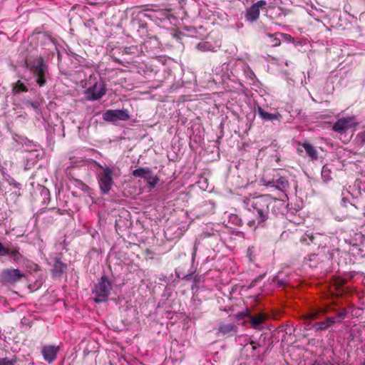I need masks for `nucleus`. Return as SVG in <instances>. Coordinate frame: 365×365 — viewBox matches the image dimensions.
Listing matches in <instances>:
<instances>
[{"label": "nucleus", "mask_w": 365, "mask_h": 365, "mask_svg": "<svg viewBox=\"0 0 365 365\" xmlns=\"http://www.w3.org/2000/svg\"><path fill=\"white\" fill-rule=\"evenodd\" d=\"M333 313L334 317H327L325 320L316 322L313 324V327L316 331H323L334 324L341 322L347 314L346 308L338 307L334 303L324 304L318 307H313L309 309L308 312L303 314L302 318L304 320L305 323L317 320L326 314Z\"/></svg>", "instance_id": "f257e3e1"}, {"label": "nucleus", "mask_w": 365, "mask_h": 365, "mask_svg": "<svg viewBox=\"0 0 365 365\" xmlns=\"http://www.w3.org/2000/svg\"><path fill=\"white\" fill-rule=\"evenodd\" d=\"M243 202L250 212H252L255 218L247 216V224L250 227L263 226L264 222L269 218V205L272 200L269 195H262L245 197Z\"/></svg>", "instance_id": "f03ea898"}, {"label": "nucleus", "mask_w": 365, "mask_h": 365, "mask_svg": "<svg viewBox=\"0 0 365 365\" xmlns=\"http://www.w3.org/2000/svg\"><path fill=\"white\" fill-rule=\"evenodd\" d=\"M112 289V282L106 276H102L93 289L94 301L98 303L107 301Z\"/></svg>", "instance_id": "7ed1b4c3"}, {"label": "nucleus", "mask_w": 365, "mask_h": 365, "mask_svg": "<svg viewBox=\"0 0 365 365\" xmlns=\"http://www.w3.org/2000/svg\"><path fill=\"white\" fill-rule=\"evenodd\" d=\"M97 179L99 187L103 194H107L111 190L114 183L112 175L113 170L108 166H102L98 164Z\"/></svg>", "instance_id": "20e7f679"}, {"label": "nucleus", "mask_w": 365, "mask_h": 365, "mask_svg": "<svg viewBox=\"0 0 365 365\" xmlns=\"http://www.w3.org/2000/svg\"><path fill=\"white\" fill-rule=\"evenodd\" d=\"M30 71L36 78V83L43 87L46 83V74L48 73V65L45 63L42 57L36 59L30 66Z\"/></svg>", "instance_id": "39448f33"}, {"label": "nucleus", "mask_w": 365, "mask_h": 365, "mask_svg": "<svg viewBox=\"0 0 365 365\" xmlns=\"http://www.w3.org/2000/svg\"><path fill=\"white\" fill-rule=\"evenodd\" d=\"M359 125L355 116H348L339 118L333 125L332 130L339 133H344L350 128Z\"/></svg>", "instance_id": "423d86ee"}, {"label": "nucleus", "mask_w": 365, "mask_h": 365, "mask_svg": "<svg viewBox=\"0 0 365 365\" xmlns=\"http://www.w3.org/2000/svg\"><path fill=\"white\" fill-rule=\"evenodd\" d=\"M24 277V274L18 269H6L1 272L0 281L5 284H14Z\"/></svg>", "instance_id": "0eeeda50"}, {"label": "nucleus", "mask_w": 365, "mask_h": 365, "mask_svg": "<svg viewBox=\"0 0 365 365\" xmlns=\"http://www.w3.org/2000/svg\"><path fill=\"white\" fill-rule=\"evenodd\" d=\"M103 119L106 121L128 120L130 115L126 110H108L103 113Z\"/></svg>", "instance_id": "6e6552de"}, {"label": "nucleus", "mask_w": 365, "mask_h": 365, "mask_svg": "<svg viewBox=\"0 0 365 365\" xmlns=\"http://www.w3.org/2000/svg\"><path fill=\"white\" fill-rule=\"evenodd\" d=\"M262 182L266 186L274 187L280 191L285 192L289 188V182L284 177H279L277 179L270 180L264 175L262 177Z\"/></svg>", "instance_id": "1a4fd4ad"}, {"label": "nucleus", "mask_w": 365, "mask_h": 365, "mask_svg": "<svg viewBox=\"0 0 365 365\" xmlns=\"http://www.w3.org/2000/svg\"><path fill=\"white\" fill-rule=\"evenodd\" d=\"M86 93L88 100L96 101L106 94V88L102 82H96L86 90Z\"/></svg>", "instance_id": "9d476101"}, {"label": "nucleus", "mask_w": 365, "mask_h": 365, "mask_svg": "<svg viewBox=\"0 0 365 365\" xmlns=\"http://www.w3.org/2000/svg\"><path fill=\"white\" fill-rule=\"evenodd\" d=\"M267 2L260 0L254 4L250 8L247 9L246 12V19L250 22H253L259 19L260 9H264Z\"/></svg>", "instance_id": "9b49d317"}, {"label": "nucleus", "mask_w": 365, "mask_h": 365, "mask_svg": "<svg viewBox=\"0 0 365 365\" xmlns=\"http://www.w3.org/2000/svg\"><path fill=\"white\" fill-rule=\"evenodd\" d=\"M346 283V280L341 278L336 277L333 279V282L329 287V296H341L346 293L344 285Z\"/></svg>", "instance_id": "f8f14e48"}, {"label": "nucleus", "mask_w": 365, "mask_h": 365, "mask_svg": "<svg viewBox=\"0 0 365 365\" xmlns=\"http://www.w3.org/2000/svg\"><path fill=\"white\" fill-rule=\"evenodd\" d=\"M58 351L59 347L53 345L44 346L41 350L43 359L49 364L56 360Z\"/></svg>", "instance_id": "ddd939ff"}, {"label": "nucleus", "mask_w": 365, "mask_h": 365, "mask_svg": "<svg viewBox=\"0 0 365 365\" xmlns=\"http://www.w3.org/2000/svg\"><path fill=\"white\" fill-rule=\"evenodd\" d=\"M247 317L250 319V322L254 329H258L259 326L268 320L269 316L264 312H259L255 315L248 314Z\"/></svg>", "instance_id": "4468645a"}, {"label": "nucleus", "mask_w": 365, "mask_h": 365, "mask_svg": "<svg viewBox=\"0 0 365 365\" xmlns=\"http://www.w3.org/2000/svg\"><path fill=\"white\" fill-rule=\"evenodd\" d=\"M299 147L297 152L300 154L303 152V149L305 150L307 155L313 160L317 158V152L314 146L308 143H298Z\"/></svg>", "instance_id": "2eb2a0df"}, {"label": "nucleus", "mask_w": 365, "mask_h": 365, "mask_svg": "<svg viewBox=\"0 0 365 365\" xmlns=\"http://www.w3.org/2000/svg\"><path fill=\"white\" fill-rule=\"evenodd\" d=\"M322 261L323 258L319 253L311 254L304 258V263L310 267H317Z\"/></svg>", "instance_id": "dca6fc26"}, {"label": "nucleus", "mask_w": 365, "mask_h": 365, "mask_svg": "<svg viewBox=\"0 0 365 365\" xmlns=\"http://www.w3.org/2000/svg\"><path fill=\"white\" fill-rule=\"evenodd\" d=\"M4 255L11 257L16 262H21L23 258L22 255L19 251V248L14 247H7Z\"/></svg>", "instance_id": "f3484780"}, {"label": "nucleus", "mask_w": 365, "mask_h": 365, "mask_svg": "<svg viewBox=\"0 0 365 365\" xmlns=\"http://www.w3.org/2000/svg\"><path fill=\"white\" fill-rule=\"evenodd\" d=\"M258 113L259 116L265 120H279L281 117L280 114L277 113H269L268 112H266L264 109L259 107L258 108Z\"/></svg>", "instance_id": "a211bd4d"}, {"label": "nucleus", "mask_w": 365, "mask_h": 365, "mask_svg": "<svg viewBox=\"0 0 365 365\" xmlns=\"http://www.w3.org/2000/svg\"><path fill=\"white\" fill-rule=\"evenodd\" d=\"M152 171L148 168H140L133 171V175L135 177H140L146 179Z\"/></svg>", "instance_id": "6ab92c4d"}, {"label": "nucleus", "mask_w": 365, "mask_h": 365, "mask_svg": "<svg viewBox=\"0 0 365 365\" xmlns=\"http://www.w3.org/2000/svg\"><path fill=\"white\" fill-rule=\"evenodd\" d=\"M315 239L316 237L312 233L307 232L302 236L300 242L302 244L309 245L310 244H316Z\"/></svg>", "instance_id": "aec40b11"}, {"label": "nucleus", "mask_w": 365, "mask_h": 365, "mask_svg": "<svg viewBox=\"0 0 365 365\" xmlns=\"http://www.w3.org/2000/svg\"><path fill=\"white\" fill-rule=\"evenodd\" d=\"M197 48L199 50H200L202 51H212V52L216 51V50L212 46V44L207 41L200 43L197 45Z\"/></svg>", "instance_id": "412c9836"}, {"label": "nucleus", "mask_w": 365, "mask_h": 365, "mask_svg": "<svg viewBox=\"0 0 365 365\" xmlns=\"http://www.w3.org/2000/svg\"><path fill=\"white\" fill-rule=\"evenodd\" d=\"M27 87L20 81H17L15 86L13 87V92L14 93H19L21 92H27Z\"/></svg>", "instance_id": "4be33fe9"}, {"label": "nucleus", "mask_w": 365, "mask_h": 365, "mask_svg": "<svg viewBox=\"0 0 365 365\" xmlns=\"http://www.w3.org/2000/svg\"><path fill=\"white\" fill-rule=\"evenodd\" d=\"M17 357L13 356L11 358L9 357H0V365H16Z\"/></svg>", "instance_id": "5701e85b"}, {"label": "nucleus", "mask_w": 365, "mask_h": 365, "mask_svg": "<svg viewBox=\"0 0 365 365\" xmlns=\"http://www.w3.org/2000/svg\"><path fill=\"white\" fill-rule=\"evenodd\" d=\"M145 180L150 185V187L153 188L158 183L159 178L155 175L154 176L152 175V174H150Z\"/></svg>", "instance_id": "b1692460"}, {"label": "nucleus", "mask_w": 365, "mask_h": 365, "mask_svg": "<svg viewBox=\"0 0 365 365\" xmlns=\"http://www.w3.org/2000/svg\"><path fill=\"white\" fill-rule=\"evenodd\" d=\"M356 140L360 145H363L365 143V130L357 134Z\"/></svg>", "instance_id": "393cba45"}, {"label": "nucleus", "mask_w": 365, "mask_h": 365, "mask_svg": "<svg viewBox=\"0 0 365 365\" xmlns=\"http://www.w3.org/2000/svg\"><path fill=\"white\" fill-rule=\"evenodd\" d=\"M322 176L325 180H329L331 179L330 177V170L327 166H324L322 170Z\"/></svg>", "instance_id": "a878e982"}, {"label": "nucleus", "mask_w": 365, "mask_h": 365, "mask_svg": "<svg viewBox=\"0 0 365 365\" xmlns=\"http://www.w3.org/2000/svg\"><path fill=\"white\" fill-rule=\"evenodd\" d=\"M269 36L270 38H272L271 43H270L272 46L276 47L281 44V41L279 38H278L277 37H273V35H272V34H269Z\"/></svg>", "instance_id": "bb28decb"}, {"label": "nucleus", "mask_w": 365, "mask_h": 365, "mask_svg": "<svg viewBox=\"0 0 365 365\" xmlns=\"http://www.w3.org/2000/svg\"><path fill=\"white\" fill-rule=\"evenodd\" d=\"M278 277H279L277 276L276 277V279H274V282H276V283H277V287H284V286L287 285V282H284L282 279H278Z\"/></svg>", "instance_id": "cd10ccee"}, {"label": "nucleus", "mask_w": 365, "mask_h": 365, "mask_svg": "<svg viewBox=\"0 0 365 365\" xmlns=\"http://www.w3.org/2000/svg\"><path fill=\"white\" fill-rule=\"evenodd\" d=\"M66 264H63V263H61L60 262H57L56 265H55V268L56 269L59 268L61 272H63V270L64 269H66Z\"/></svg>", "instance_id": "c85d7f7f"}, {"label": "nucleus", "mask_w": 365, "mask_h": 365, "mask_svg": "<svg viewBox=\"0 0 365 365\" xmlns=\"http://www.w3.org/2000/svg\"><path fill=\"white\" fill-rule=\"evenodd\" d=\"M133 49H136V48L134 47H126L124 49V52L125 53H134L135 52L133 51H132Z\"/></svg>", "instance_id": "c756f323"}, {"label": "nucleus", "mask_w": 365, "mask_h": 365, "mask_svg": "<svg viewBox=\"0 0 365 365\" xmlns=\"http://www.w3.org/2000/svg\"><path fill=\"white\" fill-rule=\"evenodd\" d=\"M270 147L274 148L275 150H277L279 148V146L278 145V143L274 140L273 141L271 145H270Z\"/></svg>", "instance_id": "7c9ffc66"}, {"label": "nucleus", "mask_w": 365, "mask_h": 365, "mask_svg": "<svg viewBox=\"0 0 365 365\" xmlns=\"http://www.w3.org/2000/svg\"><path fill=\"white\" fill-rule=\"evenodd\" d=\"M7 249V247H4L1 242H0V253L5 254V250Z\"/></svg>", "instance_id": "2f4dec72"}, {"label": "nucleus", "mask_w": 365, "mask_h": 365, "mask_svg": "<svg viewBox=\"0 0 365 365\" xmlns=\"http://www.w3.org/2000/svg\"><path fill=\"white\" fill-rule=\"evenodd\" d=\"M250 344L252 346V349H256L258 346H259V344H257L256 342H255V341H252L250 342Z\"/></svg>", "instance_id": "473e14b6"}, {"label": "nucleus", "mask_w": 365, "mask_h": 365, "mask_svg": "<svg viewBox=\"0 0 365 365\" xmlns=\"http://www.w3.org/2000/svg\"><path fill=\"white\" fill-rule=\"evenodd\" d=\"M317 365H333L331 362L328 361V362H325V361H321V364H317Z\"/></svg>", "instance_id": "72a5a7b5"}, {"label": "nucleus", "mask_w": 365, "mask_h": 365, "mask_svg": "<svg viewBox=\"0 0 365 365\" xmlns=\"http://www.w3.org/2000/svg\"><path fill=\"white\" fill-rule=\"evenodd\" d=\"M275 161L279 163L280 161V157L277 155H275Z\"/></svg>", "instance_id": "f704fd0d"}, {"label": "nucleus", "mask_w": 365, "mask_h": 365, "mask_svg": "<svg viewBox=\"0 0 365 365\" xmlns=\"http://www.w3.org/2000/svg\"><path fill=\"white\" fill-rule=\"evenodd\" d=\"M317 364H321V361H318V360H316L312 365H317Z\"/></svg>", "instance_id": "c9c22d12"}, {"label": "nucleus", "mask_w": 365, "mask_h": 365, "mask_svg": "<svg viewBox=\"0 0 365 365\" xmlns=\"http://www.w3.org/2000/svg\"><path fill=\"white\" fill-rule=\"evenodd\" d=\"M362 365H365V361L362 364Z\"/></svg>", "instance_id": "e433bc0d"}]
</instances>
